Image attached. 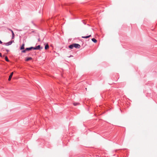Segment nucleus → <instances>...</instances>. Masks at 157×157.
<instances>
[{
  "label": "nucleus",
  "mask_w": 157,
  "mask_h": 157,
  "mask_svg": "<svg viewBox=\"0 0 157 157\" xmlns=\"http://www.w3.org/2000/svg\"><path fill=\"white\" fill-rule=\"evenodd\" d=\"M33 50H40L42 49L43 48L41 47L40 45H38L35 47H33Z\"/></svg>",
  "instance_id": "3"
},
{
  "label": "nucleus",
  "mask_w": 157,
  "mask_h": 157,
  "mask_svg": "<svg viewBox=\"0 0 157 157\" xmlns=\"http://www.w3.org/2000/svg\"><path fill=\"white\" fill-rule=\"evenodd\" d=\"M73 57V56H72V55H70L69 57Z\"/></svg>",
  "instance_id": "21"
},
{
  "label": "nucleus",
  "mask_w": 157,
  "mask_h": 157,
  "mask_svg": "<svg viewBox=\"0 0 157 157\" xmlns=\"http://www.w3.org/2000/svg\"><path fill=\"white\" fill-rule=\"evenodd\" d=\"M27 51L26 50V48L25 49L21 51V52L22 53H25Z\"/></svg>",
  "instance_id": "16"
},
{
  "label": "nucleus",
  "mask_w": 157,
  "mask_h": 157,
  "mask_svg": "<svg viewBox=\"0 0 157 157\" xmlns=\"http://www.w3.org/2000/svg\"><path fill=\"white\" fill-rule=\"evenodd\" d=\"M73 105L75 106H77L79 104V103L78 102H74L73 103Z\"/></svg>",
  "instance_id": "12"
},
{
  "label": "nucleus",
  "mask_w": 157,
  "mask_h": 157,
  "mask_svg": "<svg viewBox=\"0 0 157 157\" xmlns=\"http://www.w3.org/2000/svg\"><path fill=\"white\" fill-rule=\"evenodd\" d=\"M5 60L7 62H9V60L8 57L7 56H6L5 57Z\"/></svg>",
  "instance_id": "13"
},
{
  "label": "nucleus",
  "mask_w": 157,
  "mask_h": 157,
  "mask_svg": "<svg viewBox=\"0 0 157 157\" xmlns=\"http://www.w3.org/2000/svg\"><path fill=\"white\" fill-rule=\"evenodd\" d=\"M91 36V35H90L89 36H82V38H83L87 39V38H88L90 37Z\"/></svg>",
  "instance_id": "8"
},
{
  "label": "nucleus",
  "mask_w": 157,
  "mask_h": 157,
  "mask_svg": "<svg viewBox=\"0 0 157 157\" xmlns=\"http://www.w3.org/2000/svg\"><path fill=\"white\" fill-rule=\"evenodd\" d=\"M14 42V41L13 40H11L10 41H9L6 43H4V44H5L6 46H9L11 45Z\"/></svg>",
  "instance_id": "1"
},
{
  "label": "nucleus",
  "mask_w": 157,
  "mask_h": 157,
  "mask_svg": "<svg viewBox=\"0 0 157 157\" xmlns=\"http://www.w3.org/2000/svg\"><path fill=\"white\" fill-rule=\"evenodd\" d=\"M49 48V46L48 44H47L45 45L44 47V48L45 50H47Z\"/></svg>",
  "instance_id": "9"
},
{
  "label": "nucleus",
  "mask_w": 157,
  "mask_h": 157,
  "mask_svg": "<svg viewBox=\"0 0 157 157\" xmlns=\"http://www.w3.org/2000/svg\"><path fill=\"white\" fill-rule=\"evenodd\" d=\"M31 22H32V23L33 24V25H34V26H36V25H35V24L33 22V21H31Z\"/></svg>",
  "instance_id": "17"
},
{
  "label": "nucleus",
  "mask_w": 157,
  "mask_h": 157,
  "mask_svg": "<svg viewBox=\"0 0 157 157\" xmlns=\"http://www.w3.org/2000/svg\"><path fill=\"white\" fill-rule=\"evenodd\" d=\"M24 46H25V44L23 43L22 44V45L20 48V49L21 50L24 49H25Z\"/></svg>",
  "instance_id": "7"
},
{
  "label": "nucleus",
  "mask_w": 157,
  "mask_h": 157,
  "mask_svg": "<svg viewBox=\"0 0 157 157\" xmlns=\"http://www.w3.org/2000/svg\"><path fill=\"white\" fill-rule=\"evenodd\" d=\"M6 51L7 52H8L9 51V50H8V49H6Z\"/></svg>",
  "instance_id": "22"
},
{
  "label": "nucleus",
  "mask_w": 157,
  "mask_h": 157,
  "mask_svg": "<svg viewBox=\"0 0 157 157\" xmlns=\"http://www.w3.org/2000/svg\"><path fill=\"white\" fill-rule=\"evenodd\" d=\"M32 32L33 33V32H34V31H32Z\"/></svg>",
  "instance_id": "25"
},
{
  "label": "nucleus",
  "mask_w": 157,
  "mask_h": 157,
  "mask_svg": "<svg viewBox=\"0 0 157 157\" xmlns=\"http://www.w3.org/2000/svg\"><path fill=\"white\" fill-rule=\"evenodd\" d=\"M68 48L71 49H73L74 48L73 44L69 45L68 46Z\"/></svg>",
  "instance_id": "11"
},
{
  "label": "nucleus",
  "mask_w": 157,
  "mask_h": 157,
  "mask_svg": "<svg viewBox=\"0 0 157 157\" xmlns=\"http://www.w3.org/2000/svg\"><path fill=\"white\" fill-rule=\"evenodd\" d=\"M73 44L74 48L78 49L80 48V45L78 44L74 43Z\"/></svg>",
  "instance_id": "2"
},
{
  "label": "nucleus",
  "mask_w": 157,
  "mask_h": 157,
  "mask_svg": "<svg viewBox=\"0 0 157 157\" xmlns=\"http://www.w3.org/2000/svg\"><path fill=\"white\" fill-rule=\"evenodd\" d=\"M32 58L31 57H27L25 58V61H28L29 60H32Z\"/></svg>",
  "instance_id": "6"
},
{
  "label": "nucleus",
  "mask_w": 157,
  "mask_h": 157,
  "mask_svg": "<svg viewBox=\"0 0 157 157\" xmlns=\"http://www.w3.org/2000/svg\"><path fill=\"white\" fill-rule=\"evenodd\" d=\"M83 23H84L85 25V24H86V23H85L84 22H83Z\"/></svg>",
  "instance_id": "24"
},
{
  "label": "nucleus",
  "mask_w": 157,
  "mask_h": 157,
  "mask_svg": "<svg viewBox=\"0 0 157 157\" xmlns=\"http://www.w3.org/2000/svg\"><path fill=\"white\" fill-rule=\"evenodd\" d=\"M91 40L94 43H96L97 41V40L94 38H93Z\"/></svg>",
  "instance_id": "10"
},
{
  "label": "nucleus",
  "mask_w": 157,
  "mask_h": 157,
  "mask_svg": "<svg viewBox=\"0 0 157 157\" xmlns=\"http://www.w3.org/2000/svg\"><path fill=\"white\" fill-rule=\"evenodd\" d=\"M32 49H33V47H31L29 48H26V50L27 51H29L32 50Z\"/></svg>",
  "instance_id": "4"
},
{
  "label": "nucleus",
  "mask_w": 157,
  "mask_h": 157,
  "mask_svg": "<svg viewBox=\"0 0 157 157\" xmlns=\"http://www.w3.org/2000/svg\"><path fill=\"white\" fill-rule=\"evenodd\" d=\"M12 36V39H14L15 35L13 32Z\"/></svg>",
  "instance_id": "14"
},
{
  "label": "nucleus",
  "mask_w": 157,
  "mask_h": 157,
  "mask_svg": "<svg viewBox=\"0 0 157 157\" xmlns=\"http://www.w3.org/2000/svg\"><path fill=\"white\" fill-rule=\"evenodd\" d=\"M7 29L8 30H9L10 31V32H11V33H12H12L13 32V31L11 29H10V28H7Z\"/></svg>",
  "instance_id": "15"
},
{
  "label": "nucleus",
  "mask_w": 157,
  "mask_h": 157,
  "mask_svg": "<svg viewBox=\"0 0 157 157\" xmlns=\"http://www.w3.org/2000/svg\"><path fill=\"white\" fill-rule=\"evenodd\" d=\"M3 43L0 40V44H3Z\"/></svg>",
  "instance_id": "20"
},
{
  "label": "nucleus",
  "mask_w": 157,
  "mask_h": 157,
  "mask_svg": "<svg viewBox=\"0 0 157 157\" xmlns=\"http://www.w3.org/2000/svg\"><path fill=\"white\" fill-rule=\"evenodd\" d=\"M5 49H5L4 48H1V50H3V51H4V50Z\"/></svg>",
  "instance_id": "19"
},
{
  "label": "nucleus",
  "mask_w": 157,
  "mask_h": 157,
  "mask_svg": "<svg viewBox=\"0 0 157 157\" xmlns=\"http://www.w3.org/2000/svg\"><path fill=\"white\" fill-rule=\"evenodd\" d=\"M38 40V41H40V39L39 38Z\"/></svg>",
  "instance_id": "23"
},
{
  "label": "nucleus",
  "mask_w": 157,
  "mask_h": 157,
  "mask_svg": "<svg viewBox=\"0 0 157 157\" xmlns=\"http://www.w3.org/2000/svg\"><path fill=\"white\" fill-rule=\"evenodd\" d=\"M13 72H12L11 73L10 75V76H9V78H8V80L9 81H10L11 80V79L12 78V77L13 75Z\"/></svg>",
  "instance_id": "5"
},
{
  "label": "nucleus",
  "mask_w": 157,
  "mask_h": 157,
  "mask_svg": "<svg viewBox=\"0 0 157 157\" xmlns=\"http://www.w3.org/2000/svg\"><path fill=\"white\" fill-rule=\"evenodd\" d=\"M4 56H4H4H2V54L1 53H0V57H4Z\"/></svg>",
  "instance_id": "18"
}]
</instances>
